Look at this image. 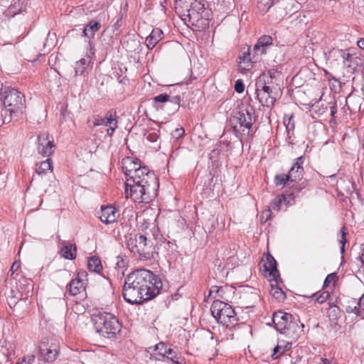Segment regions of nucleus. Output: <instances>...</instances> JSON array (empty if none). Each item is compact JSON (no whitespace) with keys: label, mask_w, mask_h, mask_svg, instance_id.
<instances>
[{"label":"nucleus","mask_w":364,"mask_h":364,"mask_svg":"<svg viewBox=\"0 0 364 364\" xmlns=\"http://www.w3.org/2000/svg\"><path fill=\"white\" fill-rule=\"evenodd\" d=\"M126 245L129 251L137 255L140 259H150V247L147 245V238L144 235H129L126 237Z\"/></svg>","instance_id":"obj_10"},{"label":"nucleus","mask_w":364,"mask_h":364,"mask_svg":"<svg viewBox=\"0 0 364 364\" xmlns=\"http://www.w3.org/2000/svg\"><path fill=\"white\" fill-rule=\"evenodd\" d=\"M353 311L355 312L358 316L364 318V294L359 299L357 306H355L353 309L351 310V311Z\"/></svg>","instance_id":"obj_34"},{"label":"nucleus","mask_w":364,"mask_h":364,"mask_svg":"<svg viewBox=\"0 0 364 364\" xmlns=\"http://www.w3.org/2000/svg\"><path fill=\"white\" fill-rule=\"evenodd\" d=\"M168 359H170L173 364H182L181 362L178 360V358L176 356V353H172V355H166Z\"/></svg>","instance_id":"obj_53"},{"label":"nucleus","mask_w":364,"mask_h":364,"mask_svg":"<svg viewBox=\"0 0 364 364\" xmlns=\"http://www.w3.org/2000/svg\"><path fill=\"white\" fill-rule=\"evenodd\" d=\"M91 318L95 331L105 338H114L121 331L119 320L109 313L98 311L92 314Z\"/></svg>","instance_id":"obj_4"},{"label":"nucleus","mask_w":364,"mask_h":364,"mask_svg":"<svg viewBox=\"0 0 364 364\" xmlns=\"http://www.w3.org/2000/svg\"><path fill=\"white\" fill-rule=\"evenodd\" d=\"M353 308H351L350 306H348L347 309H346V311L348 313H354L355 314V311H351V310H353Z\"/></svg>","instance_id":"obj_64"},{"label":"nucleus","mask_w":364,"mask_h":364,"mask_svg":"<svg viewBox=\"0 0 364 364\" xmlns=\"http://www.w3.org/2000/svg\"><path fill=\"white\" fill-rule=\"evenodd\" d=\"M68 286L71 296H76L85 290V282L80 278L72 279Z\"/></svg>","instance_id":"obj_18"},{"label":"nucleus","mask_w":364,"mask_h":364,"mask_svg":"<svg viewBox=\"0 0 364 364\" xmlns=\"http://www.w3.org/2000/svg\"><path fill=\"white\" fill-rule=\"evenodd\" d=\"M257 7L262 14L267 13L277 0H256Z\"/></svg>","instance_id":"obj_28"},{"label":"nucleus","mask_w":364,"mask_h":364,"mask_svg":"<svg viewBox=\"0 0 364 364\" xmlns=\"http://www.w3.org/2000/svg\"><path fill=\"white\" fill-rule=\"evenodd\" d=\"M254 113V108L249 105L240 107L232 115L230 122L234 133L237 137L242 135L253 136L252 128L255 122L252 117Z\"/></svg>","instance_id":"obj_5"},{"label":"nucleus","mask_w":364,"mask_h":364,"mask_svg":"<svg viewBox=\"0 0 364 364\" xmlns=\"http://www.w3.org/2000/svg\"><path fill=\"white\" fill-rule=\"evenodd\" d=\"M53 143L48 139L46 134L38 136V151L43 156H48L53 152Z\"/></svg>","instance_id":"obj_12"},{"label":"nucleus","mask_w":364,"mask_h":364,"mask_svg":"<svg viewBox=\"0 0 364 364\" xmlns=\"http://www.w3.org/2000/svg\"><path fill=\"white\" fill-rule=\"evenodd\" d=\"M101 28V23L95 20H91L83 28L82 36L87 38H93L95 34Z\"/></svg>","instance_id":"obj_20"},{"label":"nucleus","mask_w":364,"mask_h":364,"mask_svg":"<svg viewBox=\"0 0 364 364\" xmlns=\"http://www.w3.org/2000/svg\"><path fill=\"white\" fill-rule=\"evenodd\" d=\"M244 308H253L260 301L257 291L244 292L240 296Z\"/></svg>","instance_id":"obj_15"},{"label":"nucleus","mask_w":364,"mask_h":364,"mask_svg":"<svg viewBox=\"0 0 364 364\" xmlns=\"http://www.w3.org/2000/svg\"><path fill=\"white\" fill-rule=\"evenodd\" d=\"M158 138H159V136L155 132H152V133H149L147 136H146V139L150 141V142H156L158 140Z\"/></svg>","instance_id":"obj_54"},{"label":"nucleus","mask_w":364,"mask_h":364,"mask_svg":"<svg viewBox=\"0 0 364 364\" xmlns=\"http://www.w3.org/2000/svg\"><path fill=\"white\" fill-rule=\"evenodd\" d=\"M185 131L183 127L176 128L172 133L171 136L175 139H178L184 135Z\"/></svg>","instance_id":"obj_47"},{"label":"nucleus","mask_w":364,"mask_h":364,"mask_svg":"<svg viewBox=\"0 0 364 364\" xmlns=\"http://www.w3.org/2000/svg\"><path fill=\"white\" fill-rule=\"evenodd\" d=\"M88 269L91 272H100L102 269L101 260L98 257H91L88 260Z\"/></svg>","instance_id":"obj_32"},{"label":"nucleus","mask_w":364,"mask_h":364,"mask_svg":"<svg viewBox=\"0 0 364 364\" xmlns=\"http://www.w3.org/2000/svg\"><path fill=\"white\" fill-rule=\"evenodd\" d=\"M210 311L218 322L227 328L234 326L238 320L235 309L228 304L220 300H215L213 302Z\"/></svg>","instance_id":"obj_9"},{"label":"nucleus","mask_w":364,"mask_h":364,"mask_svg":"<svg viewBox=\"0 0 364 364\" xmlns=\"http://www.w3.org/2000/svg\"><path fill=\"white\" fill-rule=\"evenodd\" d=\"M331 55L339 56L342 60L345 65L350 66V64H348V62H351L352 55L348 53L346 50L341 49H333L331 53Z\"/></svg>","instance_id":"obj_26"},{"label":"nucleus","mask_w":364,"mask_h":364,"mask_svg":"<svg viewBox=\"0 0 364 364\" xmlns=\"http://www.w3.org/2000/svg\"><path fill=\"white\" fill-rule=\"evenodd\" d=\"M105 126L118 127L117 112L114 109H109L105 114Z\"/></svg>","instance_id":"obj_27"},{"label":"nucleus","mask_w":364,"mask_h":364,"mask_svg":"<svg viewBox=\"0 0 364 364\" xmlns=\"http://www.w3.org/2000/svg\"><path fill=\"white\" fill-rule=\"evenodd\" d=\"M266 75L260 76L256 82V94L262 106L270 107L274 105L278 97V85L266 80Z\"/></svg>","instance_id":"obj_8"},{"label":"nucleus","mask_w":364,"mask_h":364,"mask_svg":"<svg viewBox=\"0 0 364 364\" xmlns=\"http://www.w3.org/2000/svg\"><path fill=\"white\" fill-rule=\"evenodd\" d=\"M13 118L9 114H4V109L1 110V112L0 113V127L4 124L6 123H9Z\"/></svg>","instance_id":"obj_45"},{"label":"nucleus","mask_w":364,"mask_h":364,"mask_svg":"<svg viewBox=\"0 0 364 364\" xmlns=\"http://www.w3.org/2000/svg\"><path fill=\"white\" fill-rule=\"evenodd\" d=\"M357 45L360 49L364 50V38H360L357 42Z\"/></svg>","instance_id":"obj_61"},{"label":"nucleus","mask_w":364,"mask_h":364,"mask_svg":"<svg viewBox=\"0 0 364 364\" xmlns=\"http://www.w3.org/2000/svg\"><path fill=\"white\" fill-rule=\"evenodd\" d=\"M252 52L250 48L248 47L246 51L242 53V55L240 56V67L245 70H250L252 67V63H255L252 59Z\"/></svg>","instance_id":"obj_22"},{"label":"nucleus","mask_w":364,"mask_h":364,"mask_svg":"<svg viewBox=\"0 0 364 364\" xmlns=\"http://www.w3.org/2000/svg\"><path fill=\"white\" fill-rule=\"evenodd\" d=\"M100 125L105 126V117H102L99 115L95 116L93 126L97 127V126H100Z\"/></svg>","instance_id":"obj_49"},{"label":"nucleus","mask_w":364,"mask_h":364,"mask_svg":"<svg viewBox=\"0 0 364 364\" xmlns=\"http://www.w3.org/2000/svg\"><path fill=\"white\" fill-rule=\"evenodd\" d=\"M39 351L46 362H53L56 359L58 353V346L55 345L48 346V344L45 343L39 346Z\"/></svg>","instance_id":"obj_14"},{"label":"nucleus","mask_w":364,"mask_h":364,"mask_svg":"<svg viewBox=\"0 0 364 364\" xmlns=\"http://www.w3.org/2000/svg\"><path fill=\"white\" fill-rule=\"evenodd\" d=\"M123 14L120 12L116 18H114V22L112 24L114 31H118L119 28L122 26Z\"/></svg>","instance_id":"obj_42"},{"label":"nucleus","mask_w":364,"mask_h":364,"mask_svg":"<svg viewBox=\"0 0 364 364\" xmlns=\"http://www.w3.org/2000/svg\"><path fill=\"white\" fill-rule=\"evenodd\" d=\"M262 267L264 275L269 281H274L276 283H278V281L281 280L279 272L277 267V261L270 254L268 253L266 259L263 261Z\"/></svg>","instance_id":"obj_11"},{"label":"nucleus","mask_w":364,"mask_h":364,"mask_svg":"<svg viewBox=\"0 0 364 364\" xmlns=\"http://www.w3.org/2000/svg\"><path fill=\"white\" fill-rule=\"evenodd\" d=\"M341 239L340 240V243L341 244V252L343 253L345 251V244L346 242V227L343 226L341 229Z\"/></svg>","instance_id":"obj_43"},{"label":"nucleus","mask_w":364,"mask_h":364,"mask_svg":"<svg viewBox=\"0 0 364 364\" xmlns=\"http://www.w3.org/2000/svg\"><path fill=\"white\" fill-rule=\"evenodd\" d=\"M287 197L284 194L279 195L277 197H275L271 203V207L272 210L279 211L281 209V205L282 203L286 201Z\"/></svg>","instance_id":"obj_35"},{"label":"nucleus","mask_w":364,"mask_h":364,"mask_svg":"<svg viewBox=\"0 0 364 364\" xmlns=\"http://www.w3.org/2000/svg\"><path fill=\"white\" fill-rule=\"evenodd\" d=\"M319 104H321V106L323 107V111L321 112V114H323L328 109V107L329 106V105H328V103H326V102L320 101L318 102V105H314V107H318Z\"/></svg>","instance_id":"obj_58"},{"label":"nucleus","mask_w":364,"mask_h":364,"mask_svg":"<svg viewBox=\"0 0 364 364\" xmlns=\"http://www.w3.org/2000/svg\"><path fill=\"white\" fill-rule=\"evenodd\" d=\"M161 288L162 282L155 274L146 269H139L126 277L122 295L129 304H141L158 295Z\"/></svg>","instance_id":"obj_2"},{"label":"nucleus","mask_w":364,"mask_h":364,"mask_svg":"<svg viewBox=\"0 0 364 364\" xmlns=\"http://www.w3.org/2000/svg\"><path fill=\"white\" fill-rule=\"evenodd\" d=\"M122 169L126 176L127 198L136 203H149L157 196L159 184L156 174L146 166H141L138 159H123Z\"/></svg>","instance_id":"obj_1"},{"label":"nucleus","mask_w":364,"mask_h":364,"mask_svg":"<svg viewBox=\"0 0 364 364\" xmlns=\"http://www.w3.org/2000/svg\"><path fill=\"white\" fill-rule=\"evenodd\" d=\"M253 52L257 53L261 56L266 53V50L263 48L260 44L257 42V43L253 47Z\"/></svg>","instance_id":"obj_50"},{"label":"nucleus","mask_w":364,"mask_h":364,"mask_svg":"<svg viewBox=\"0 0 364 364\" xmlns=\"http://www.w3.org/2000/svg\"><path fill=\"white\" fill-rule=\"evenodd\" d=\"M35 360L36 355L34 354H28L19 358L16 364H33Z\"/></svg>","instance_id":"obj_36"},{"label":"nucleus","mask_w":364,"mask_h":364,"mask_svg":"<svg viewBox=\"0 0 364 364\" xmlns=\"http://www.w3.org/2000/svg\"><path fill=\"white\" fill-rule=\"evenodd\" d=\"M250 51L252 52V59L253 60L254 63H257L258 61H259L261 60V55H259L258 53H254L253 52V49L252 50H250Z\"/></svg>","instance_id":"obj_56"},{"label":"nucleus","mask_w":364,"mask_h":364,"mask_svg":"<svg viewBox=\"0 0 364 364\" xmlns=\"http://www.w3.org/2000/svg\"><path fill=\"white\" fill-rule=\"evenodd\" d=\"M329 108L331 109V116L332 118H335V114L337 112V106L336 102H328Z\"/></svg>","instance_id":"obj_52"},{"label":"nucleus","mask_w":364,"mask_h":364,"mask_svg":"<svg viewBox=\"0 0 364 364\" xmlns=\"http://www.w3.org/2000/svg\"><path fill=\"white\" fill-rule=\"evenodd\" d=\"M176 11L186 23L196 25L205 18V5L203 0H176Z\"/></svg>","instance_id":"obj_3"},{"label":"nucleus","mask_w":364,"mask_h":364,"mask_svg":"<svg viewBox=\"0 0 364 364\" xmlns=\"http://www.w3.org/2000/svg\"><path fill=\"white\" fill-rule=\"evenodd\" d=\"M294 188L297 191V193H299L302 189V187L301 185H296Z\"/></svg>","instance_id":"obj_63"},{"label":"nucleus","mask_w":364,"mask_h":364,"mask_svg":"<svg viewBox=\"0 0 364 364\" xmlns=\"http://www.w3.org/2000/svg\"><path fill=\"white\" fill-rule=\"evenodd\" d=\"M76 245L75 244H69L63 247L60 250V255L67 259H74L76 257Z\"/></svg>","instance_id":"obj_23"},{"label":"nucleus","mask_w":364,"mask_h":364,"mask_svg":"<svg viewBox=\"0 0 364 364\" xmlns=\"http://www.w3.org/2000/svg\"><path fill=\"white\" fill-rule=\"evenodd\" d=\"M245 90V85L242 80H236L235 83V90L237 93H242L244 92Z\"/></svg>","instance_id":"obj_48"},{"label":"nucleus","mask_w":364,"mask_h":364,"mask_svg":"<svg viewBox=\"0 0 364 364\" xmlns=\"http://www.w3.org/2000/svg\"><path fill=\"white\" fill-rule=\"evenodd\" d=\"M19 267H20V264H19V262H18L15 261V262L13 263V264H12V266H11V269H10V270H9V272H11V275H12V274H13L16 271H17V270H18V269L19 268Z\"/></svg>","instance_id":"obj_55"},{"label":"nucleus","mask_w":364,"mask_h":364,"mask_svg":"<svg viewBox=\"0 0 364 364\" xmlns=\"http://www.w3.org/2000/svg\"><path fill=\"white\" fill-rule=\"evenodd\" d=\"M272 38L270 36H261L257 42L266 50L267 47L272 44Z\"/></svg>","instance_id":"obj_38"},{"label":"nucleus","mask_w":364,"mask_h":364,"mask_svg":"<svg viewBox=\"0 0 364 364\" xmlns=\"http://www.w3.org/2000/svg\"><path fill=\"white\" fill-rule=\"evenodd\" d=\"M49 170H52L50 159H47L46 161H42L39 165H37L36 168V171L38 175L45 174Z\"/></svg>","instance_id":"obj_31"},{"label":"nucleus","mask_w":364,"mask_h":364,"mask_svg":"<svg viewBox=\"0 0 364 364\" xmlns=\"http://www.w3.org/2000/svg\"><path fill=\"white\" fill-rule=\"evenodd\" d=\"M181 97L179 95L172 96L161 110L171 115L176 113L180 108Z\"/></svg>","instance_id":"obj_19"},{"label":"nucleus","mask_w":364,"mask_h":364,"mask_svg":"<svg viewBox=\"0 0 364 364\" xmlns=\"http://www.w3.org/2000/svg\"><path fill=\"white\" fill-rule=\"evenodd\" d=\"M360 258L362 264L364 266V247L363 248L362 254H361V256L360 257Z\"/></svg>","instance_id":"obj_62"},{"label":"nucleus","mask_w":364,"mask_h":364,"mask_svg":"<svg viewBox=\"0 0 364 364\" xmlns=\"http://www.w3.org/2000/svg\"><path fill=\"white\" fill-rule=\"evenodd\" d=\"M315 298V301L318 304H323L325 302L329 296V293L328 291H323L320 294L316 293L312 296Z\"/></svg>","instance_id":"obj_40"},{"label":"nucleus","mask_w":364,"mask_h":364,"mask_svg":"<svg viewBox=\"0 0 364 364\" xmlns=\"http://www.w3.org/2000/svg\"><path fill=\"white\" fill-rule=\"evenodd\" d=\"M304 161V159L302 156L297 157L296 159L295 163L294 164V165L292 166L298 168H303Z\"/></svg>","instance_id":"obj_51"},{"label":"nucleus","mask_w":364,"mask_h":364,"mask_svg":"<svg viewBox=\"0 0 364 364\" xmlns=\"http://www.w3.org/2000/svg\"><path fill=\"white\" fill-rule=\"evenodd\" d=\"M171 97H172V96L168 95L167 93H161L154 97L152 98L153 107L155 108L157 111L161 110Z\"/></svg>","instance_id":"obj_21"},{"label":"nucleus","mask_w":364,"mask_h":364,"mask_svg":"<svg viewBox=\"0 0 364 364\" xmlns=\"http://www.w3.org/2000/svg\"><path fill=\"white\" fill-rule=\"evenodd\" d=\"M3 103L5 107L4 114H9L15 120L21 117L25 112L24 95L16 89L5 90Z\"/></svg>","instance_id":"obj_7"},{"label":"nucleus","mask_w":364,"mask_h":364,"mask_svg":"<svg viewBox=\"0 0 364 364\" xmlns=\"http://www.w3.org/2000/svg\"><path fill=\"white\" fill-rule=\"evenodd\" d=\"M336 278L337 274L336 272L328 274L324 280L323 287H325L329 286L331 283L336 281Z\"/></svg>","instance_id":"obj_44"},{"label":"nucleus","mask_w":364,"mask_h":364,"mask_svg":"<svg viewBox=\"0 0 364 364\" xmlns=\"http://www.w3.org/2000/svg\"><path fill=\"white\" fill-rule=\"evenodd\" d=\"M119 215V212L115 208L106 206L102 207L99 218L102 223L110 224L117 221Z\"/></svg>","instance_id":"obj_13"},{"label":"nucleus","mask_w":364,"mask_h":364,"mask_svg":"<svg viewBox=\"0 0 364 364\" xmlns=\"http://www.w3.org/2000/svg\"><path fill=\"white\" fill-rule=\"evenodd\" d=\"M272 214V210L270 208H268L265 210H264L262 213V216L264 218H266L265 220H267L269 218H270Z\"/></svg>","instance_id":"obj_57"},{"label":"nucleus","mask_w":364,"mask_h":364,"mask_svg":"<svg viewBox=\"0 0 364 364\" xmlns=\"http://www.w3.org/2000/svg\"><path fill=\"white\" fill-rule=\"evenodd\" d=\"M127 259L122 257L118 256L117 257L116 262V267L119 269V270H122L121 274L124 275V268L127 266Z\"/></svg>","instance_id":"obj_39"},{"label":"nucleus","mask_w":364,"mask_h":364,"mask_svg":"<svg viewBox=\"0 0 364 364\" xmlns=\"http://www.w3.org/2000/svg\"><path fill=\"white\" fill-rule=\"evenodd\" d=\"M86 64V60L85 58H82L80 60L76 62L75 67V75H82L85 71V65Z\"/></svg>","instance_id":"obj_41"},{"label":"nucleus","mask_w":364,"mask_h":364,"mask_svg":"<svg viewBox=\"0 0 364 364\" xmlns=\"http://www.w3.org/2000/svg\"><path fill=\"white\" fill-rule=\"evenodd\" d=\"M117 128V127H109L108 129H107V135L109 136V137L112 136Z\"/></svg>","instance_id":"obj_59"},{"label":"nucleus","mask_w":364,"mask_h":364,"mask_svg":"<svg viewBox=\"0 0 364 364\" xmlns=\"http://www.w3.org/2000/svg\"><path fill=\"white\" fill-rule=\"evenodd\" d=\"M304 173V168H298L292 166L289 171L288 175L291 179V182L301 180Z\"/></svg>","instance_id":"obj_33"},{"label":"nucleus","mask_w":364,"mask_h":364,"mask_svg":"<svg viewBox=\"0 0 364 364\" xmlns=\"http://www.w3.org/2000/svg\"><path fill=\"white\" fill-rule=\"evenodd\" d=\"M176 244L175 242L165 240L160 244L159 249L166 252L168 255L173 254L176 250Z\"/></svg>","instance_id":"obj_30"},{"label":"nucleus","mask_w":364,"mask_h":364,"mask_svg":"<svg viewBox=\"0 0 364 364\" xmlns=\"http://www.w3.org/2000/svg\"><path fill=\"white\" fill-rule=\"evenodd\" d=\"M8 304L10 306V307L15 306L17 304V301H16L15 296L11 297L8 300Z\"/></svg>","instance_id":"obj_60"},{"label":"nucleus","mask_w":364,"mask_h":364,"mask_svg":"<svg viewBox=\"0 0 364 364\" xmlns=\"http://www.w3.org/2000/svg\"><path fill=\"white\" fill-rule=\"evenodd\" d=\"M22 8L23 3L20 1H15L9 6V8L4 11V14L7 17H14L22 11Z\"/></svg>","instance_id":"obj_25"},{"label":"nucleus","mask_w":364,"mask_h":364,"mask_svg":"<svg viewBox=\"0 0 364 364\" xmlns=\"http://www.w3.org/2000/svg\"><path fill=\"white\" fill-rule=\"evenodd\" d=\"M163 38V31L159 28H154L151 33L146 38L147 48L149 50H152Z\"/></svg>","instance_id":"obj_17"},{"label":"nucleus","mask_w":364,"mask_h":364,"mask_svg":"<svg viewBox=\"0 0 364 364\" xmlns=\"http://www.w3.org/2000/svg\"><path fill=\"white\" fill-rule=\"evenodd\" d=\"M268 74L269 76H266L265 79L269 80V82H273V80H276L278 76L281 75V73L274 69L269 70L268 71Z\"/></svg>","instance_id":"obj_46"},{"label":"nucleus","mask_w":364,"mask_h":364,"mask_svg":"<svg viewBox=\"0 0 364 364\" xmlns=\"http://www.w3.org/2000/svg\"><path fill=\"white\" fill-rule=\"evenodd\" d=\"M291 348V343L287 342L284 344H277L274 349L273 353L271 357L272 359L276 360L280 358L285 352L289 350Z\"/></svg>","instance_id":"obj_24"},{"label":"nucleus","mask_w":364,"mask_h":364,"mask_svg":"<svg viewBox=\"0 0 364 364\" xmlns=\"http://www.w3.org/2000/svg\"><path fill=\"white\" fill-rule=\"evenodd\" d=\"M291 181L289 176L287 174L276 175L274 176V183L276 186L285 185L287 182Z\"/></svg>","instance_id":"obj_37"},{"label":"nucleus","mask_w":364,"mask_h":364,"mask_svg":"<svg viewBox=\"0 0 364 364\" xmlns=\"http://www.w3.org/2000/svg\"><path fill=\"white\" fill-rule=\"evenodd\" d=\"M148 352H152L154 355L151 353V358H154L155 360H161L159 358H156L155 355H159L162 358L166 357L167 355H172L174 353V351L171 348H167L166 345L164 342H160L154 346V348L149 347Z\"/></svg>","instance_id":"obj_16"},{"label":"nucleus","mask_w":364,"mask_h":364,"mask_svg":"<svg viewBox=\"0 0 364 364\" xmlns=\"http://www.w3.org/2000/svg\"><path fill=\"white\" fill-rule=\"evenodd\" d=\"M272 321L277 331L293 339L299 336L300 321L292 314L279 311L272 316Z\"/></svg>","instance_id":"obj_6"},{"label":"nucleus","mask_w":364,"mask_h":364,"mask_svg":"<svg viewBox=\"0 0 364 364\" xmlns=\"http://www.w3.org/2000/svg\"><path fill=\"white\" fill-rule=\"evenodd\" d=\"M270 294L278 301H283L286 299V294L282 288L271 284Z\"/></svg>","instance_id":"obj_29"}]
</instances>
